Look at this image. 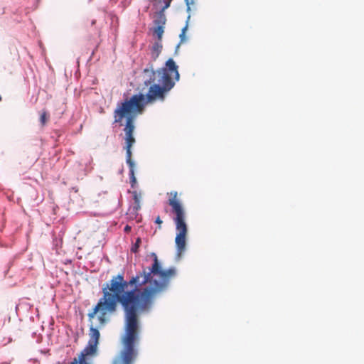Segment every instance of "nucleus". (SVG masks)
I'll use <instances>...</instances> for the list:
<instances>
[{
    "mask_svg": "<svg viewBox=\"0 0 364 364\" xmlns=\"http://www.w3.org/2000/svg\"><path fill=\"white\" fill-rule=\"evenodd\" d=\"M154 263L127 282L119 274L112 278L102 288L103 296L87 314L90 326L89 341L99 343V328L103 327L117 309L118 303L124 311V333L121 338L122 349L112 364H134L138 355L139 341V314L148 311L156 296L166 289L171 279L176 275L174 267L164 270L157 255L152 253Z\"/></svg>",
    "mask_w": 364,
    "mask_h": 364,
    "instance_id": "nucleus-1",
    "label": "nucleus"
},
{
    "mask_svg": "<svg viewBox=\"0 0 364 364\" xmlns=\"http://www.w3.org/2000/svg\"><path fill=\"white\" fill-rule=\"evenodd\" d=\"M143 73L147 77L144 82L145 85H150L146 97L143 94L134 95L129 99H126L124 102L118 103L114 111V123L122 126L123 119L126 118L124 128L125 134L124 148L126 150V162L129 168L132 186L136 181L134 176V163L132 159L131 151L136 141L134 137V119L139 114L144 112L146 104L153 103L157 100L163 102L167 93L180 80L178 66L172 58H169L165 65L156 71L154 70V65L149 63L148 67L144 69Z\"/></svg>",
    "mask_w": 364,
    "mask_h": 364,
    "instance_id": "nucleus-2",
    "label": "nucleus"
},
{
    "mask_svg": "<svg viewBox=\"0 0 364 364\" xmlns=\"http://www.w3.org/2000/svg\"><path fill=\"white\" fill-rule=\"evenodd\" d=\"M168 204L171 208V213L174 215L173 220L176 225L177 234L175 242L178 255H181L186 249V235L188 228L186 223V212L177 191L168 193Z\"/></svg>",
    "mask_w": 364,
    "mask_h": 364,
    "instance_id": "nucleus-3",
    "label": "nucleus"
},
{
    "mask_svg": "<svg viewBox=\"0 0 364 364\" xmlns=\"http://www.w3.org/2000/svg\"><path fill=\"white\" fill-rule=\"evenodd\" d=\"M166 22V18L164 14L162 12L157 14L156 17L154 20L155 26H164Z\"/></svg>",
    "mask_w": 364,
    "mask_h": 364,
    "instance_id": "nucleus-4",
    "label": "nucleus"
},
{
    "mask_svg": "<svg viewBox=\"0 0 364 364\" xmlns=\"http://www.w3.org/2000/svg\"><path fill=\"white\" fill-rule=\"evenodd\" d=\"M164 32V26H155L154 28V34L156 36L159 41H161Z\"/></svg>",
    "mask_w": 364,
    "mask_h": 364,
    "instance_id": "nucleus-5",
    "label": "nucleus"
},
{
    "mask_svg": "<svg viewBox=\"0 0 364 364\" xmlns=\"http://www.w3.org/2000/svg\"><path fill=\"white\" fill-rule=\"evenodd\" d=\"M50 117L49 114L46 110H43L40 115V122L42 126H44L48 121Z\"/></svg>",
    "mask_w": 364,
    "mask_h": 364,
    "instance_id": "nucleus-6",
    "label": "nucleus"
},
{
    "mask_svg": "<svg viewBox=\"0 0 364 364\" xmlns=\"http://www.w3.org/2000/svg\"><path fill=\"white\" fill-rule=\"evenodd\" d=\"M187 28H188V25H186L181 31V33L179 36V37L181 38V43H184L186 40V32Z\"/></svg>",
    "mask_w": 364,
    "mask_h": 364,
    "instance_id": "nucleus-7",
    "label": "nucleus"
},
{
    "mask_svg": "<svg viewBox=\"0 0 364 364\" xmlns=\"http://www.w3.org/2000/svg\"><path fill=\"white\" fill-rule=\"evenodd\" d=\"M141 242V238L138 237L135 242V244L131 249L132 252H136L138 251V248L139 247Z\"/></svg>",
    "mask_w": 364,
    "mask_h": 364,
    "instance_id": "nucleus-8",
    "label": "nucleus"
},
{
    "mask_svg": "<svg viewBox=\"0 0 364 364\" xmlns=\"http://www.w3.org/2000/svg\"><path fill=\"white\" fill-rule=\"evenodd\" d=\"M133 196H134V202L136 204V209L138 210L140 208V205H139L140 196L138 195L136 191L133 192Z\"/></svg>",
    "mask_w": 364,
    "mask_h": 364,
    "instance_id": "nucleus-9",
    "label": "nucleus"
},
{
    "mask_svg": "<svg viewBox=\"0 0 364 364\" xmlns=\"http://www.w3.org/2000/svg\"><path fill=\"white\" fill-rule=\"evenodd\" d=\"M161 48H162V46L159 43H156L153 46V50L156 51L157 53L156 57L159 55V53L161 52Z\"/></svg>",
    "mask_w": 364,
    "mask_h": 364,
    "instance_id": "nucleus-10",
    "label": "nucleus"
},
{
    "mask_svg": "<svg viewBox=\"0 0 364 364\" xmlns=\"http://www.w3.org/2000/svg\"><path fill=\"white\" fill-rule=\"evenodd\" d=\"M155 223L159 225V228L160 229V228H161V224H162V223H163V221L161 220V219L160 216H158V217L156 218Z\"/></svg>",
    "mask_w": 364,
    "mask_h": 364,
    "instance_id": "nucleus-11",
    "label": "nucleus"
},
{
    "mask_svg": "<svg viewBox=\"0 0 364 364\" xmlns=\"http://www.w3.org/2000/svg\"><path fill=\"white\" fill-rule=\"evenodd\" d=\"M187 6L189 8L191 5L194 4V0H185Z\"/></svg>",
    "mask_w": 364,
    "mask_h": 364,
    "instance_id": "nucleus-12",
    "label": "nucleus"
},
{
    "mask_svg": "<svg viewBox=\"0 0 364 364\" xmlns=\"http://www.w3.org/2000/svg\"><path fill=\"white\" fill-rule=\"evenodd\" d=\"M131 227L129 225H126L124 227V231L127 233L131 231Z\"/></svg>",
    "mask_w": 364,
    "mask_h": 364,
    "instance_id": "nucleus-13",
    "label": "nucleus"
},
{
    "mask_svg": "<svg viewBox=\"0 0 364 364\" xmlns=\"http://www.w3.org/2000/svg\"><path fill=\"white\" fill-rule=\"evenodd\" d=\"M70 364H78V362L77 361V358H75L73 360Z\"/></svg>",
    "mask_w": 364,
    "mask_h": 364,
    "instance_id": "nucleus-14",
    "label": "nucleus"
},
{
    "mask_svg": "<svg viewBox=\"0 0 364 364\" xmlns=\"http://www.w3.org/2000/svg\"><path fill=\"white\" fill-rule=\"evenodd\" d=\"M169 2L168 3H166V8L168 7L169 6Z\"/></svg>",
    "mask_w": 364,
    "mask_h": 364,
    "instance_id": "nucleus-15",
    "label": "nucleus"
},
{
    "mask_svg": "<svg viewBox=\"0 0 364 364\" xmlns=\"http://www.w3.org/2000/svg\"><path fill=\"white\" fill-rule=\"evenodd\" d=\"M1 99H2V98H1V97L0 96V101H1Z\"/></svg>",
    "mask_w": 364,
    "mask_h": 364,
    "instance_id": "nucleus-16",
    "label": "nucleus"
}]
</instances>
